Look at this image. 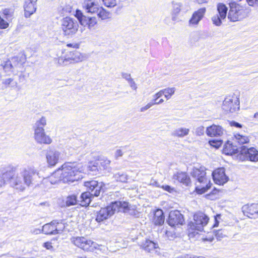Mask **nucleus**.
I'll return each instance as SVG.
<instances>
[{"mask_svg": "<svg viewBox=\"0 0 258 258\" xmlns=\"http://www.w3.org/2000/svg\"><path fill=\"white\" fill-rule=\"evenodd\" d=\"M17 167L12 165L6 166L2 174H0V187L5 183L6 180H9L11 186L14 188L22 191L27 187L32 185L39 172L34 167L27 166L23 168L20 173L15 174Z\"/></svg>", "mask_w": 258, "mask_h": 258, "instance_id": "obj_1", "label": "nucleus"}, {"mask_svg": "<svg viewBox=\"0 0 258 258\" xmlns=\"http://www.w3.org/2000/svg\"><path fill=\"white\" fill-rule=\"evenodd\" d=\"M190 174L198 180L196 183V190L198 194H203L211 187L212 183L206 176V172L205 167L200 166L194 167Z\"/></svg>", "mask_w": 258, "mask_h": 258, "instance_id": "obj_2", "label": "nucleus"}, {"mask_svg": "<svg viewBox=\"0 0 258 258\" xmlns=\"http://www.w3.org/2000/svg\"><path fill=\"white\" fill-rule=\"evenodd\" d=\"M128 207V203L122 201L112 202L105 208H101L97 212L96 220L101 222L112 216L115 212L124 210Z\"/></svg>", "mask_w": 258, "mask_h": 258, "instance_id": "obj_3", "label": "nucleus"}, {"mask_svg": "<svg viewBox=\"0 0 258 258\" xmlns=\"http://www.w3.org/2000/svg\"><path fill=\"white\" fill-rule=\"evenodd\" d=\"M85 168L81 163H66V181L77 182L82 178L80 173L84 172Z\"/></svg>", "mask_w": 258, "mask_h": 258, "instance_id": "obj_4", "label": "nucleus"}, {"mask_svg": "<svg viewBox=\"0 0 258 258\" xmlns=\"http://www.w3.org/2000/svg\"><path fill=\"white\" fill-rule=\"evenodd\" d=\"M230 9L228 13V19L231 22L241 21L248 16L250 10L236 3L229 4Z\"/></svg>", "mask_w": 258, "mask_h": 258, "instance_id": "obj_5", "label": "nucleus"}, {"mask_svg": "<svg viewBox=\"0 0 258 258\" xmlns=\"http://www.w3.org/2000/svg\"><path fill=\"white\" fill-rule=\"evenodd\" d=\"M209 218L203 213H198L194 215V221L188 224L189 236L199 231H202L204 227L208 224Z\"/></svg>", "mask_w": 258, "mask_h": 258, "instance_id": "obj_6", "label": "nucleus"}, {"mask_svg": "<svg viewBox=\"0 0 258 258\" xmlns=\"http://www.w3.org/2000/svg\"><path fill=\"white\" fill-rule=\"evenodd\" d=\"M46 124V119L45 117H42L35 123L34 126V138L38 143L49 144L52 142V140L45 133L44 127Z\"/></svg>", "mask_w": 258, "mask_h": 258, "instance_id": "obj_7", "label": "nucleus"}, {"mask_svg": "<svg viewBox=\"0 0 258 258\" xmlns=\"http://www.w3.org/2000/svg\"><path fill=\"white\" fill-rule=\"evenodd\" d=\"M239 100L235 95L227 96L223 102L222 109L227 113H234L239 110Z\"/></svg>", "mask_w": 258, "mask_h": 258, "instance_id": "obj_8", "label": "nucleus"}, {"mask_svg": "<svg viewBox=\"0 0 258 258\" xmlns=\"http://www.w3.org/2000/svg\"><path fill=\"white\" fill-rule=\"evenodd\" d=\"M71 241L76 246L86 251H93L95 248L96 244L84 237H74Z\"/></svg>", "mask_w": 258, "mask_h": 258, "instance_id": "obj_9", "label": "nucleus"}, {"mask_svg": "<svg viewBox=\"0 0 258 258\" xmlns=\"http://www.w3.org/2000/svg\"><path fill=\"white\" fill-rule=\"evenodd\" d=\"M75 16L78 19L81 25L84 26H87L90 30L94 29V26L97 23L96 17H88L85 16L80 10H76Z\"/></svg>", "mask_w": 258, "mask_h": 258, "instance_id": "obj_10", "label": "nucleus"}, {"mask_svg": "<svg viewBox=\"0 0 258 258\" xmlns=\"http://www.w3.org/2000/svg\"><path fill=\"white\" fill-rule=\"evenodd\" d=\"M217 10L218 14L213 16L211 20L214 25L219 27L221 25L222 20L226 17L228 8L224 4L220 3L217 5Z\"/></svg>", "mask_w": 258, "mask_h": 258, "instance_id": "obj_11", "label": "nucleus"}, {"mask_svg": "<svg viewBox=\"0 0 258 258\" xmlns=\"http://www.w3.org/2000/svg\"><path fill=\"white\" fill-rule=\"evenodd\" d=\"M240 158L252 162L258 161V151L254 148H247L245 146L240 147Z\"/></svg>", "mask_w": 258, "mask_h": 258, "instance_id": "obj_12", "label": "nucleus"}, {"mask_svg": "<svg viewBox=\"0 0 258 258\" xmlns=\"http://www.w3.org/2000/svg\"><path fill=\"white\" fill-rule=\"evenodd\" d=\"M79 25L76 20L66 17V36L72 37L78 31Z\"/></svg>", "mask_w": 258, "mask_h": 258, "instance_id": "obj_13", "label": "nucleus"}, {"mask_svg": "<svg viewBox=\"0 0 258 258\" xmlns=\"http://www.w3.org/2000/svg\"><path fill=\"white\" fill-rule=\"evenodd\" d=\"M213 178L215 183L223 185L228 180V177L225 174L224 168H219L212 172Z\"/></svg>", "mask_w": 258, "mask_h": 258, "instance_id": "obj_14", "label": "nucleus"}, {"mask_svg": "<svg viewBox=\"0 0 258 258\" xmlns=\"http://www.w3.org/2000/svg\"><path fill=\"white\" fill-rule=\"evenodd\" d=\"M84 185L87 187L88 192H90L93 197H98L102 187V183H99L96 180L86 181Z\"/></svg>", "mask_w": 258, "mask_h": 258, "instance_id": "obj_15", "label": "nucleus"}, {"mask_svg": "<svg viewBox=\"0 0 258 258\" xmlns=\"http://www.w3.org/2000/svg\"><path fill=\"white\" fill-rule=\"evenodd\" d=\"M183 215L179 211L175 210L169 213L168 223L171 226H175L178 224L182 225L184 222Z\"/></svg>", "mask_w": 258, "mask_h": 258, "instance_id": "obj_16", "label": "nucleus"}, {"mask_svg": "<svg viewBox=\"0 0 258 258\" xmlns=\"http://www.w3.org/2000/svg\"><path fill=\"white\" fill-rule=\"evenodd\" d=\"M206 12L205 8H202L195 11L188 21V25L191 27L197 26L204 18Z\"/></svg>", "mask_w": 258, "mask_h": 258, "instance_id": "obj_17", "label": "nucleus"}, {"mask_svg": "<svg viewBox=\"0 0 258 258\" xmlns=\"http://www.w3.org/2000/svg\"><path fill=\"white\" fill-rule=\"evenodd\" d=\"M82 7L86 13L93 14L98 11L100 5L94 0H85Z\"/></svg>", "mask_w": 258, "mask_h": 258, "instance_id": "obj_18", "label": "nucleus"}, {"mask_svg": "<svg viewBox=\"0 0 258 258\" xmlns=\"http://www.w3.org/2000/svg\"><path fill=\"white\" fill-rule=\"evenodd\" d=\"M17 61V58H13L12 61H7L5 62L4 64L0 66V69H3L7 74L9 75L10 73L13 72V69L15 68H20L21 67V63L16 62Z\"/></svg>", "mask_w": 258, "mask_h": 258, "instance_id": "obj_19", "label": "nucleus"}, {"mask_svg": "<svg viewBox=\"0 0 258 258\" xmlns=\"http://www.w3.org/2000/svg\"><path fill=\"white\" fill-rule=\"evenodd\" d=\"M85 56L79 51L75 50L68 52L66 54V61H71L74 62H78L83 61Z\"/></svg>", "mask_w": 258, "mask_h": 258, "instance_id": "obj_20", "label": "nucleus"}, {"mask_svg": "<svg viewBox=\"0 0 258 258\" xmlns=\"http://www.w3.org/2000/svg\"><path fill=\"white\" fill-rule=\"evenodd\" d=\"M243 214L249 218L258 214V204H246L242 207Z\"/></svg>", "mask_w": 258, "mask_h": 258, "instance_id": "obj_21", "label": "nucleus"}, {"mask_svg": "<svg viewBox=\"0 0 258 258\" xmlns=\"http://www.w3.org/2000/svg\"><path fill=\"white\" fill-rule=\"evenodd\" d=\"M206 132L207 135L209 137H220L223 135L224 130L220 125L212 124L207 127Z\"/></svg>", "mask_w": 258, "mask_h": 258, "instance_id": "obj_22", "label": "nucleus"}, {"mask_svg": "<svg viewBox=\"0 0 258 258\" xmlns=\"http://www.w3.org/2000/svg\"><path fill=\"white\" fill-rule=\"evenodd\" d=\"M59 153L52 149H50L46 154L47 162L49 165L54 166L58 162L59 158Z\"/></svg>", "mask_w": 258, "mask_h": 258, "instance_id": "obj_23", "label": "nucleus"}, {"mask_svg": "<svg viewBox=\"0 0 258 258\" xmlns=\"http://www.w3.org/2000/svg\"><path fill=\"white\" fill-rule=\"evenodd\" d=\"M141 247L148 252L153 251L157 252L158 249H159L158 243L149 239H146L145 241L143 242L141 244Z\"/></svg>", "mask_w": 258, "mask_h": 258, "instance_id": "obj_24", "label": "nucleus"}, {"mask_svg": "<svg viewBox=\"0 0 258 258\" xmlns=\"http://www.w3.org/2000/svg\"><path fill=\"white\" fill-rule=\"evenodd\" d=\"M37 0H26L24 5L25 16L30 17L36 11V3Z\"/></svg>", "mask_w": 258, "mask_h": 258, "instance_id": "obj_25", "label": "nucleus"}, {"mask_svg": "<svg viewBox=\"0 0 258 258\" xmlns=\"http://www.w3.org/2000/svg\"><path fill=\"white\" fill-rule=\"evenodd\" d=\"M223 153L226 155H232L240 152V147L238 148L236 146L233 145L230 141L224 145L223 149Z\"/></svg>", "mask_w": 258, "mask_h": 258, "instance_id": "obj_26", "label": "nucleus"}, {"mask_svg": "<svg viewBox=\"0 0 258 258\" xmlns=\"http://www.w3.org/2000/svg\"><path fill=\"white\" fill-rule=\"evenodd\" d=\"M173 179L186 185H188L190 182V178L183 172H176L173 175Z\"/></svg>", "mask_w": 258, "mask_h": 258, "instance_id": "obj_27", "label": "nucleus"}, {"mask_svg": "<svg viewBox=\"0 0 258 258\" xmlns=\"http://www.w3.org/2000/svg\"><path fill=\"white\" fill-rule=\"evenodd\" d=\"M64 179V175L62 169L59 168L53 174L52 176L50 178L49 181L51 184H55L58 181H62Z\"/></svg>", "mask_w": 258, "mask_h": 258, "instance_id": "obj_28", "label": "nucleus"}, {"mask_svg": "<svg viewBox=\"0 0 258 258\" xmlns=\"http://www.w3.org/2000/svg\"><path fill=\"white\" fill-rule=\"evenodd\" d=\"M172 20L175 21L177 20V16L181 10L182 4L179 2H172Z\"/></svg>", "mask_w": 258, "mask_h": 258, "instance_id": "obj_29", "label": "nucleus"}, {"mask_svg": "<svg viewBox=\"0 0 258 258\" xmlns=\"http://www.w3.org/2000/svg\"><path fill=\"white\" fill-rule=\"evenodd\" d=\"M164 216L162 210L157 209L155 211L153 220L155 225H162L164 222Z\"/></svg>", "mask_w": 258, "mask_h": 258, "instance_id": "obj_30", "label": "nucleus"}, {"mask_svg": "<svg viewBox=\"0 0 258 258\" xmlns=\"http://www.w3.org/2000/svg\"><path fill=\"white\" fill-rule=\"evenodd\" d=\"M92 196L90 192L86 191L82 193L81 196L80 205L82 206H87L89 205Z\"/></svg>", "mask_w": 258, "mask_h": 258, "instance_id": "obj_31", "label": "nucleus"}, {"mask_svg": "<svg viewBox=\"0 0 258 258\" xmlns=\"http://www.w3.org/2000/svg\"><path fill=\"white\" fill-rule=\"evenodd\" d=\"M189 132V129L185 127H179L175 129L172 133V135L178 138H183L187 136Z\"/></svg>", "mask_w": 258, "mask_h": 258, "instance_id": "obj_32", "label": "nucleus"}, {"mask_svg": "<svg viewBox=\"0 0 258 258\" xmlns=\"http://www.w3.org/2000/svg\"><path fill=\"white\" fill-rule=\"evenodd\" d=\"M98 17L102 20H105L109 19L111 17V13L107 11L102 6L99 7L98 11L96 13Z\"/></svg>", "mask_w": 258, "mask_h": 258, "instance_id": "obj_33", "label": "nucleus"}, {"mask_svg": "<svg viewBox=\"0 0 258 258\" xmlns=\"http://www.w3.org/2000/svg\"><path fill=\"white\" fill-rule=\"evenodd\" d=\"M98 171V163L95 162H90L87 166V171L84 172L88 174L96 175Z\"/></svg>", "mask_w": 258, "mask_h": 258, "instance_id": "obj_34", "label": "nucleus"}, {"mask_svg": "<svg viewBox=\"0 0 258 258\" xmlns=\"http://www.w3.org/2000/svg\"><path fill=\"white\" fill-rule=\"evenodd\" d=\"M54 225L52 221L49 223H47L43 225L42 231L45 234H55Z\"/></svg>", "mask_w": 258, "mask_h": 258, "instance_id": "obj_35", "label": "nucleus"}, {"mask_svg": "<svg viewBox=\"0 0 258 258\" xmlns=\"http://www.w3.org/2000/svg\"><path fill=\"white\" fill-rule=\"evenodd\" d=\"M52 223L54 225V232L55 234H60L64 229V223L63 222L62 220H61V222H58L57 220H54L52 221Z\"/></svg>", "mask_w": 258, "mask_h": 258, "instance_id": "obj_36", "label": "nucleus"}, {"mask_svg": "<svg viewBox=\"0 0 258 258\" xmlns=\"http://www.w3.org/2000/svg\"><path fill=\"white\" fill-rule=\"evenodd\" d=\"M113 178L117 181L126 182L128 179V175L122 172H118L114 174Z\"/></svg>", "mask_w": 258, "mask_h": 258, "instance_id": "obj_37", "label": "nucleus"}, {"mask_svg": "<svg viewBox=\"0 0 258 258\" xmlns=\"http://www.w3.org/2000/svg\"><path fill=\"white\" fill-rule=\"evenodd\" d=\"M233 140L236 142L238 143L239 144H243L245 143H247L249 141V139L248 137L245 136H242L239 134H236L234 135V137Z\"/></svg>", "mask_w": 258, "mask_h": 258, "instance_id": "obj_38", "label": "nucleus"}, {"mask_svg": "<svg viewBox=\"0 0 258 258\" xmlns=\"http://www.w3.org/2000/svg\"><path fill=\"white\" fill-rule=\"evenodd\" d=\"M163 90V94L167 100L170 99L174 94L176 89L174 87H168Z\"/></svg>", "mask_w": 258, "mask_h": 258, "instance_id": "obj_39", "label": "nucleus"}, {"mask_svg": "<svg viewBox=\"0 0 258 258\" xmlns=\"http://www.w3.org/2000/svg\"><path fill=\"white\" fill-rule=\"evenodd\" d=\"M77 203V196L75 194L69 195L66 198V206L75 205Z\"/></svg>", "mask_w": 258, "mask_h": 258, "instance_id": "obj_40", "label": "nucleus"}, {"mask_svg": "<svg viewBox=\"0 0 258 258\" xmlns=\"http://www.w3.org/2000/svg\"><path fill=\"white\" fill-rule=\"evenodd\" d=\"M3 13L7 21H10L12 19L14 14V11L12 9H5L3 10Z\"/></svg>", "mask_w": 258, "mask_h": 258, "instance_id": "obj_41", "label": "nucleus"}, {"mask_svg": "<svg viewBox=\"0 0 258 258\" xmlns=\"http://www.w3.org/2000/svg\"><path fill=\"white\" fill-rule=\"evenodd\" d=\"M64 7L63 6H60L59 7H58L57 8V14L59 15V16H56V18L57 19H58V18H60V20L62 21L61 22V25L62 26H63L64 25Z\"/></svg>", "mask_w": 258, "mask_h": 258, "instance_id": "obj_42", "label": "nucleus"}, {"mask_svg": "<svg viewBox=\"0 0 258 258\" xmlns=\"http://www.w3.org/2000/svg\"><path fill=\"white\" fill-rule=\"evenodd\" d=\"M103 5L108 8H113L117 5L116 0H102Z\"/></svg>", "mask_w": 258, "mask_h": 258, "instance_id": "obj_43", "label": "nucleus"}, {"mask_svg": "<svg viewBox=\"0 0 258 258\" xmlns=\"http://www.w3.org/2000/svg\"><path fill=\"white\" fill-rule=\"evenodd\" d=\"M7 86L14 87L17 86V82H14L12 78H9L5 80L3 83Z\"/></svg>", "mask_w": 258, "mask_h": 258, "instance_id": "obj_44", "label": "nucleus"}, {"mask_svg": "<svg viewBox=\"0 0 258 258\" xmlns=\"http://www.w3.org/2000/svg\"><path fill=\"white\" fill-rule=\"evenodd\" d=\"M205 133V127L204 126H200L196 128L195 134L197 136H201L204 135Z\"/></svg>", "mask_w": 258, "mask_h": 258, "instance_id": "obj_45", "label": "nucleus"}, {"mask_svg": "<svg viewBox=\"0 0 258 258\" xmlns=\"http://www.w3.org/2000/svg\"><path fill=\"white\" fill-rule=\"evenodd\" d=\"M209 143L211 146L218 148L221 145L222 142L220 140H213L209 141Z\"/></svg>", "mask_w": 258, "mask_h": 258, "instance_id": "obj_46", "label": "nucleus"}, {"mask_svg": "<svg viewBox=\"0 0 258 258\" xmlns=\"http://www.w3.org/2000/svg\"><path fill=\"white\" fill-rule=\"evenodd\" d=\"M9 26V23L4 20L3 18L0 19V29H5L7 28Z\"/></svg>", "mask_w": 258, "mask_h": 258, "instance_id": "obj_47", "label": "nucleus"}, {"mask_svg": "<svg viewBox=\"0 0 258 258\" xmlns=\"http://www.w3.org/2000/svg\"><path fill=\"white\" fill-rule=\"evenodd\" d=\"M215 235L217 239L220 240L225 236V234L223 233V230H219L215 232Z\"/></svg>", "mask_w": 258, "mask_h": 258, "instance_id": "obj_48", "label": "nucleus"}, {"mask_svg": "<svg viewBox=\"0 0 258 258\" xmlns=\"http://www.w3.org/2000/svg\"><path fill=\"white\" fill-rule=\"evenodd\" d=\"M153 105V103L152 102H150L148 103H147L145 106L142 107L140 111V112H143L149 109L150 108H151Z\"/></svg>", "mask_w": 258, "mask_h": 258, "instance_id": "obj_49", "label": "nucleus"}, {"mask_svg": "<svg viewBox=\"0 0 258 258\" xmlns=\"http://www.w3.org/2000/svg\"><path fill=\"white\" fill-rule=\"evenodd\" d=\"M163 90H161L158 92H157L155 95H153L154 99L151 102L157 101L160 97H161L162 95H163Z\"/></svg>", "mask_w": 258, "mask_h": 258, "instance_id": "obj_50", "label": "nucleus"}, {"mask_svg": "<svg viewBox=\"0 0 258 258\" xmlns=\"http://www.w3.org/2000/svg\"><path fill=\"white\" fill-rule=\"evenodd\" d=\"M163 90H161L158 92H157L155 95H153L154 99L151 102L157 101L160 97H161L162 95H163Z\"/></svg>", "mask_w": 258, "mask_h": 258, "instance_id": "obj_51", "label": "nucleus"}, {"mask_svg": "<svg viewBox=\"0 0 258 258\" xmlns=\"http://www.w3.org/2000/svg\"><path fill=\"white\" fill-rule=\"evenodd\" d=\"M163 90H161L158 92H157L155 95H153L154 99L151 102L157 101L160 97H161L162 95H163Z\"/></svg>", "mask_w": 258, "mask_h": 258, "instance_id": "obj_52", "label": "nucleus"}, {"mask_svg": "<svg viewBox=\"0 0 258 258\" xmlns=\"http://www.w3.org/2000/svg\"><path fill=\"white\" fill-rule=\"evenodd\" d=\"M129 84L131 88L135 91H136L137 89V86L135 82L134 81L133 79H132L129 81L127 82Z\"/></svg>", "mask_w": 258, "mask_h": 258, "instance_id": "obj_53", "label": "nucleus"}, {"mask_svg": "<svg viewBox=\"0 0 258 258\" xmlns=\"http://www.w3.org/2000/svg\"><path fill=\"white\" fill-rule=\"evenodd\" d=\"M123 152L121 149H117L114 154V156L115 158H118L120 157H121L123 155Z\"/></svg>", "mask_w": 258, "mask_h": 258, "instance_id": "obj_54", "label": "nucleus"}, {"mask_svg": "<svg viewBox=\"0 0 258 258\" xmlns=\"http://www.w3.org/2000/svg\"><path fill=\"white\" fill-rule=\"evenodd\" d=\"M121 76L123 78L125 79L127 82L131 80L132 78H131V75L126 73H122L121 74Z\"/></svg>", "mask_w": 258, "mask_h": 258, "instance_id": "obj_55", "label": "nucleus"}, {"mask_svg": "<svg viewBox=\"0 0 258 258\" xmlns=\"http://www.w3.org/2000/svg\"><path fill=\"white\" fill-rule=\"evenodd\" d=\"M150 185L158 187H160V183L154 179H152L150 180Z\"/></svg>", "mask_w": 258, "mask_h": 258, "instance_id": "obj_56", "label": "nucleus"}, {"mask_svg": "<svg viewBox=\"0 0 258 258\" xmlns=\"http://www.w3.org/2000/svg\"><path fill=\"white\" fill-rule=\"evenodd\" d=\"M246 2L250 6H253L254 5L258 6V0H246Z\"/></svg>", "mask_w": 258, "mask_h": 258, "instance_id": "obj_57", "label": "nucleus"}, {"mask_svg": "<svg viewBox=\"0 0 258 258\" xmlns=\"http://www.w3.org/2000/svg\"><path fill=\"white\" fill-rule=\"evenodd\" d=\"M43 247L46 248L47 249L50 250L52 248L51 243L50 242H46L43 243Z\"/></svg>", "mask_w": 258, "mask_h": 258, "instance_id": "obj_58", "label": "nucleus"}, {"mask_svg": "<svg viewBox=\"0 0 258 258\" xmlns=\"http://www.w3.org/2000/svg\"><path fill=\"white\" fill-rule=\"evenodd\" d=\"M231 126H235L237 128H241L242 127V125L239 123L238 122H235L234 121H232L230 123Z\"/></svg>", "mask_w": 258, "mask_h": 258, "instance_id": "obj_59", "label": "nucleus"}, {"mask_svg": "<svg viewBox=\"0 0 258 258\" xmlns=\"http://www.w3.org/2000/svg\"><path fill=\"white\" fill-rule=\"evenodd\" d=\"M67 46L69 47H72L73 48L76 49L79 48V45L77 43H68Z\"/></svg>", "mask_w": 258, "mask_h": 258, "instance_id": "obj_60", "label": "nucleus"}, {"mask_svg": "<svg viewBox=\"0 0 258 258\" xmlns=\"http://www.w3.org/2000/svg\"><path fill=\"white\" fill-rule=\"evenodd\" d=\"M160 187L164 189L165 190L168 191L169 192H170L171 190L172 189L170 186L167 185H162V186H160Z\"/></svg>", "mask_w": 258, "mask_h": 258, "instance_id": "obj_61", "label": "nucleus"}, {"mask_svg": "<svg viewBox=\"0 0 258 258\" xmlns=\"http://www.w3.org/2000/svg\"><path fill=\"white\" fill-rule=\"evenodd\" d=\"M164 101V100L163 99H160L159 100H158L156 101H153L152 102L153 103V105H155V104H162Z\"/></svg>", "mask_w": 258, "mask_h": 258, "instance_id": "obj_62", "label": "nucleus"}, {"mask_svg": "<svg viewBox=\"0 0 258 258\" xmlns=\"http://www.w3.org/2000/svg\"><path fill=\"white\" fill-rule=\"evenodd\" d=\"M64 61V59L62 57H60L58 59V63L60 64H62Z\"/></svg>", "mask_w": 258, "mask_h": 258, "instance_id": "obj_63", "label": "nucleus"}, {"mask_svg": "<svg viewBox=\"0 0 258 258\" xmlns=\"http://www.w3.org/2000/svg\"><path fill=\"white\" fill-rule=\"evenodd\" d=\"M199 4H203L207 2V0H196Z\"/></svg>", "mask_w": 258, "mask_h": 258, "instance_id": "obj_64", "label": "nucleus"}]
</instances>
